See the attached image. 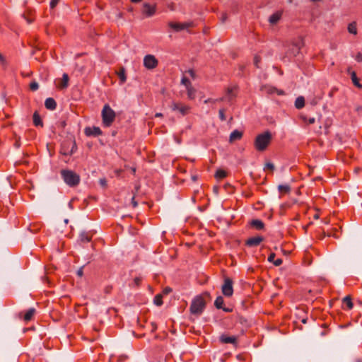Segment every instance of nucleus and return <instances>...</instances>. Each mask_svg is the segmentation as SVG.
<instances>
[{"label": "nucleus", "mask_w": 362, "mask_h": 362, "mask_svg": "<svg viewBox=\"0 0 362 362\" xmlns=\"http://www.w3.org/2000/svg\"><path fill=\"white\" fill-rule=\"evenodd\" d=\"M272 138V134L268 131L258 134L254 143L255 148L259 151H264L270 144Z\"/></svg>", "instance_id": "1"}, {"label": "nucleus", "mask_w": 362, "mask_h": 362, "mask_svg": "<svg viewBox=\"0 0 362 362\" xmlns=\"http://www.w3.org/2000/svg\"><path fill=\"white\" fill-rule=\"evenodd\" d=\"M206 307V300L202 296H196L192 301L190 305V313L192 315H200Z\"/></svg>", "instance_id": "2"}, {"label": "nucleus", "mask_w": 362, "mask_h": 362, "mask_svg": "<svg viewBox=\"0 0 362 362\" xmlns=\"http://www.w3.org/2000/svg\"><path fill=\"white\" fill-rule=\"evenodd\" d=\"M61 175L64 182L70 187L76 186L79 183V175L72 170H62Z\"/></svg>", "instance_id": "3"}, {"label": "nucleus", "mask_w": 362, "mask_h": 362, "mask_svg": "<svg viewBox=\"0 0 362 362\" xmlns=\"http://www.w3.org/2000/svg\"><path fill=\"white\" fill-rule=\"evenodd\" d=\"M304 45L305 43L303 38H299L297 40L293 41L288 47L286 57L296 56L300 53V50Z\"/></svg>", "instance_id": "4"}, {"label": "nucleus", "mask_w": 362, "mask_h": 362, "mask_svg": "<svg viewBox=\"0 0 362 362\" xmlns=\"http://www.w3.org/2000/svg\"><path fill=\"white\" fill-rule=\"evenodd\" d=\"M102 117L105 125L110 126L115 118V112L108 105H105L102 110Z\"/></svg>", "instance_id": "5"}, {"label": "nucleus", "mask_w": 362, "mask_h": 362, "mask_svg": "<svg viewBox=\"0 0 362 362\" xmlns=\"http://www.w3.org/2000/svg\"><path fill=\"white\" fill-rule=\"evenodd\" d=\"M223 294L226 297H230L233 295V281L229 278H225L224 284L221 287Z\"/></svg>", "instance_id": "6"}, {"label": "nucleus", "mask_w": 362, "mask_h": 362, "mask_svg": "<svg viewBox=\"0 0 362 362\" xmlns=\"http://www.w3.org/2000/svg\"><path fill=\"white\" fill-rule=\"evenodd\" d=\"M158 64V62L152 54H148L144 58V66L145 68H155Z\"/></svg>", "instance_id": "7"}, {"label": "nucleus", "mask_w": 362, "mask_h": 362, "mask_svg": "<svg viewBox=\"0 0 362 362\" xmlns=\"http://www.w3.org/2000/svg\"><path fill=\"white\" fill-rule=\"evenodd\" d=\"M69 77L67 74H64L62 78H56L54 83L59 89H64L69 85Z\"/></svg>", "instance_id": "8"}, {"label": "nucleus", "mask_w": 362, "mask_h": 362, "mask_svg": "<svg viewBox=\"0 0 362 362\" xmlns=\"http://www.w3.org/2000/svg\"><path fill=\"white\" fill-rule=\"evenodd\" d=\"M156 5H151L148 3H144L143 4L142 12L146 17L153 16L156 13Z\"/></svg>", "instance_id": "9"}, {"label": "nucleus", "mask_w": 362, "mask_h": 362, "mask_svg": "<svg viewBox=\"0 0 362 362\" xmlns=\"http://www.w3.org/2000/svg\"><path fill=\"white\" fill-rule=\"evenodd\" d=\"M168 25L171 28L174 29L175 31H180V30L187 29V28L191 26V23H178L170 22L168 23Z\"/></svg>", "instance_id": "10"}, {"label": "nucleus", "mask_w": 362, "mask_h": 362, "mask_svg": "<svg viewBox=\"0 0 362 362\" xmlns=\"http://www.w3.org/2000/svg\"><path fill=\"white\" fill-rule=\"evenodd\" d=\"M36 313L37 310L35 307H30L25 310L24 312V324L26 322L31 320L36 314Z\"/></svg>", "instance_id": "11"}, {"label": "nucleus", "mask_w": 362, "mask_h": 362, "mask_svg": "<svg viewBox=\"0 0 362 362\" xmlns=\"http://www.w3.org/2000/svg\"><path fill=\"white\" fill-rule=\"evenodd\" d=\"M84 132L87 136H97L102 134L100 129L98 127H86Z\"/></svg>", "instance_id": "12"}, {"label": "nucleus", "mask_w": 362, "mask_h": 362, "mask_svg": "<svg viewBox=\"0 0 362 362\" xmlns=\"http://www.w3.org/2000/svg\"><path fill=\"white\" fill-rule=\"evenodd\" d=\"M219 341L223 344H235L237 341V337L235 336H226L225 334H222L219 337Z\"/></svg>", "instance_id": "13"}, {"label": "nucleus", "mask_w": 362, "mask_h": 362, "mask_svg": "<svg viewBox=\"0 0 362 362\" xmlns=\"http://www.w3.org/2000/svg\"><path fill=\"white\" fill-rule=\"evenodd\" d=\"M263 240L264 238L261 236L252 237L246 241V245L249 247L257 246L263 241Z\"/></svg>", "instance_id": "14"}, {"label": "nucleus", "mask_w": 362, "mask_h": 362, "mask_svg": "<svg viewBox=\"0 0 362 362\" xmlns=\"http://www.w3.org/2000/svg\"><path fill=\"white\" fill-rule=\"evenodd\" d=\"M282 11H279L271 15L268 19L271 25L276 24L282 16Z\"/></svg>", "instance_id": "15"}, {"label": "nucleus", "mask_w": 362, "mask_h": 362, "mask_svg": "<svg viewBox=\"0 0 362 362\" xmlns=\"http://www.w3.org/2000/svg\"><path fill=\"white\" fill-rule=\"evenodd\" d=\"M242 136L243 132L235 129L230 133L229 136V142L232 144L237 140H240L242 138Z\"/></svg>", "instance_id": "16"}, {"label": "nucleus", "mask_w": 362, "mask_h": 362, "mask_svg": "<svg viewBox=\"0 0 362 362\" xmlns=\"http://www.w3.org/2000/svg\"><path fill=\"white\" fill-rule=\"evenodd\" d=\"M262 90H265L269 94H273L276 93L278 95H284V92L281 90H278L275 87L272 86H264L262 87Z\"/></svg>", "instance_id": "17"}, {"label": "nucleus", "mask_w": 362, "mask_h": 362, "mask_svg": "<svg viewBox=\"0 0 362 362\" xmlns=\"http://www.w3.org/2000/svg\"><path fill=\"white\" fill-rule=\"evenodd\" d=\"M45 105L47 109L54 110L57 107V103L53 98H48L45 100Z\"/></svg>", "instance_id": "18"}, {"label": "nucleus", "mask_w": 362, "mask_h": 362, "mask_svg": "<svg viewBox=\"0 0 362 362\" xmlns=\"http://www.w3.org/2000/svg\"><path fill=\"white\" fill-rule=\"evenodd\" d=\"M251 226L258 230L264 228V223L259 219H254L251 221Z\"/></svg>", "instance_id": "19"}, {"label": "nucleus", "mask_w": 362, "mask_h": 362, "mask_svg": "<svg viewBox=\"0 0 362 362\" xmlns=\"http://www.w3.org/2000/svg\"><path fill=\"white\" fill-rule=\"evenodd\" d=\"M115 74H117L121 83H124L126 81L125 69H118L115 71Z\"/></svg>", "instance_id": "20"}, {"label": "nucleus", "mask_w": 362, "mask_h": 362, "mask_svg": "<svg viewBox=\"0 0 362 362\" xmlns=\"http://www.w3.org/2000/svg\"><path fill=\"white\" fill-rule=\"evenodd\" d=\"M79 239L81 242L88 243L91 240V237L88 235V233L86 232H81L79 235Z\"/></svg>", "instance_id": "21"}, {"label": "nucleus", "mask_w": 362, "mask_h": 362, "mask_svg": "<svg viewBox=\"0 0 362 362\" xmlns=\"http://www.w3.org/2000/svg\"><path fill=\"white\" fill-rule=\"evenodd\" d=\"M304 105H305V99H304V98L302 97V96H300V97L297 98L296 100V102H295V107L297 109H300L303 107H304Z\"/></svg>", "instance_id": "22"}, {"label": "nucleus", "mask_w": 362, "mask_h": 362, "mask_svg": "<svg viewBox=\"0 0 362 362\" xmlns=\"http://www.w3.org/2000/svg\"><path fill=\"white\" fill-rule=\"evenodd\" d=\"M187 96L189 99H194L195 97V89L191 85H187Z\"/></svg>", "instance_id": "23"}, {"label": "nucleus", "mask_w": 362, "mask_h": 362, "mask_svg": "<svg viewBox=\"0 0 362 362\" xmlns=\"http://www.w3.org/2000/svg\"><path fill=\"white\" fill-rule=\"evenodd\" d=\"M351 77L353 83L358 88H362V85L359 83V79L356 76V74L354 71L351 73Z\"/></svg>", "instance_id": "24"}, {"label": "nucleus", "mask_w": 362, "mask_h": 362, "mask_svg": "<svg viewBox=\"0 0 362 362\" xmlns=\"http://www.w3.org/2000/svg\"><path fill=\"white\" fill-rule=\"evenodd\" d=\"M33 123L35 126H42L41 118L37 112L33 115Z\"/></svg>", "instance_id": "25"}, {"label": "nucleus", "mask_w": 362, "mask_h": 362, "mask_svg": "<svg viewBox=\"0 0 362 362\" xmlns=\"http://www.w3.org/2000/svg\"><path fill=\"white\" fill-rule=\"evenodd\" d=\"M223 298L222 296H218L214 302V305L218 309L223 308Z\"/></svg>", "instance_id": "26"}, {"label": "nucleus", "mask_w": 362, "mask_h": 362, "mask_svg": "<svg viewBox=\"0 0 362 362\" xmlns=\"http://www.w3.org/2000/svg\"><path fill=\"white\" fill-rule=\"evenodd\" d=\"M215 177L218 179H222L226 177V172L223 170L218 169L217 170Z\"/></svg>", "instance_id": "27"}, {"label": "nucleus", "mask_w": 362, "mask_h": 362, "mask_svg": "<svg viewBox=\"0 0 362 362\" xmlns=\"http://www.w3.org/2000/svg\"><path fill=\"white\" fill-rule=\"evenodd\" d=\"M278 189L281 192L288 193L291 188L288 185H279L278 186Z\"/></svg>", "instance_id": "28"}, {"label": "nucleus", "mask_w": 362, "mask_h": 362, "mask_svg": "<svg viewBox=\"0 0 362 362\" xmlns=\"http://www.w3.org/2000/svg\"><path fill=\"white\" fill-rule=\"evenodd\" d=\"M343 302L346 304L349 309H351L353 308V303L349 296L344 297L343 298Z\"/></svg>", "instance_id": "29"}, {"label": "nucleus", "mask_w": 362, "mask_h": 362, "mask_svg": "<svg viewBox=\"0 0 362 362\" xmlns=\"http://www.w3.org/2000/svg\"><path fill=\"white\" fill-rule=\"evenodd\" d=\"M162 297H163V295L162 294H158L155 296L154 298V303L158 305V306H160L163 305V300H162Z\"/></svg>", "instance_id": "30"}, {"label": "nucleus", "mask_w": 362, "mask_h": 362, "mask_svg": "<svg viewBox=\"0 0 362 362\" xmlns=\"http://www.w3.org/2000/svg\"><path fill=\"white\" fill-rule=\"evenodd\" d=\"M348 30L350 33L356 35L357 33L356 25L355 23H351L348 26Z\"/></svg>", "instance_id": "31"}, {"label": "nucleus", "mask_w": 362, "mask_h": 362, "mask_svg": "<svg viewBox=\"0 0 362 362\" xmlns=\"http://www.w3.org/2000/svg\"><path fill=\"white\" fill-rule=\"evenodd\" d=\"M189 107L187 105H180V107L179 108V111L180 113L183 115H186L189 110Z\"/></svg>", "instance_id": "32"}, {"label": "nucleus", "mask_w": 362, "mask_h": 362, "mask_svg": "<svg viewBox=\"0 0 362 362\" xmlns=\"http://www.w3.org/2000/svg\"><path fill=\"white\" fill-rule=\"evenodd\" d=\"M39 88V85H38V83L36 82L35 81H33L30 84V88L31 90L33 91H35L38 89Z\"/></svg>", "instance_id": "33"}, {"label": "nucleus", "mask_w": 362, "mask_h": 362, "mask_svg": "<svg viewBox=\"0 0 362 362\" xmlns=\"http://www.w3.org/2000/svg\"><path fill=\"white\" fill-rule=\"evenodd\" d=\"M228 99L230 101L235 95L233 93V88H228L227 90Z\"/></svg>", "instance_id": "34"}, {"label": "nucleus", "mask_w": 362, "mask_h": 362, "mask_svg": "<svg viewBox=\"0 0 362 362\" xmlns=\"http://www.w3.org/2000/svg\"><path fill=\"white\" fill-rule=\"evenodd\" d=\"M218 116L221 120L223 121L226 119L225 109L222 108L219 110Z\"/></svg>", "instance_id": "35"}, {"label": "nucleus", "mask_w": 362, "mask_h": 362, "mask_svg": "<svg viewBox=\"0 0 362 362\" xmlns=\"http://www.w3.org/2000/svg\"><path fill=\"white\" fill-rule=\"evenodd\" d=\"M274 169V165L270 162H268L265 164L264 170H273Z\"/></svg>", "instance_id": "36"}, {"label": "nucleus", "mask_w": 362, "mask_h": 362, "mask_svg": "<svg viewBox=\"0 0 362 362\" xmlns=\"http://www.w3.org/2000/svg\"><path fill=\"white\" fill-rule=\"evenodd\" d=\"M182 84L185 85L187 87V85H191L190 82L187 79V77L183 76L181 81Z\"/></svg>", "instance_id": "37"}, {"label": "nucleus", "mask_w": 362, "mask_h": 362, "mask_svg": "<svg viewBox=\"0 0 362 362\" xmlns=\"http://www.w3.org/2000/svg\"><path fill=\"white\" fill-rule=\"evenodd\" d=\"M99 183L103 187H105L107 186V180L105 178L100 179Z\"/></svg>", "instance_id": "38"}, {"label": "nucleus", "mask_w": 362, "mask_h": 362, "mask_svg": "<svg viewBox=\"0 0 362 362\" xmlns=\"http://www.w3.org/2000/svg\"><path fill=\"white\" fill-rule=\"evenodd\" d=\"M59 0H52L50 1V7L51 8H54L58 4Z\"/></svg>", "instance_id": "39"}, {"label": "nucleus", "mask_w": 362, "mask_h": 362, "mask_svg": "<svg viewBox=\"0 0 362 362\" xmlns=\"http://www.w3.org/2000/svg\"><path fill=\"white\" fill-rule=\"evenodd\" d=\"M275 256H276V255L274 253H271L270 255L268 257V261L269 262H274Z\"/></svg>", "instance_id": "40"}, {"label": "nucleus", "mask_w": 362, "mask_h": 362, "mask_svg": "<svg viewBox=\"0 0 362 362\" xmlns=\"http://www.w3.org/2000/svg\"><path fill=\"white\" fill-rule=\"evenodd\" d=\"M171 291H172V288H170V287H166V288H165L163 289V293L164 295H167V294L170 293Z\"/></svg>", "instance_id": "41"}, {"label": "nucleus", "mask_w": 362, "mask_h": 362, "mask_svg": "<svg viewBox=\"0 0 362 362\" xmlns=\"http://www.w3.org/2000/svg\"><path fill=\"white\" fill-rule=\"evenodd\" d=\"M180 107V105L176 103H173L172 105V109L173 110H179V108Z\"/></svg>", "instance_id": "42"}, {"label": "nucleus", "mask_w": 362, "mask_h": 362, "mask_svg": "<svg viewBox=\"0 0 362 362\" xmlns=\"http://www.w3.org/2000/svg\"><path fill=\"white\" fill-rule=\"evenodd\" d=\"M83 267H84V266H83V267H80V268L78 269V270L77 271V275H78V276H80V277H81V276H83Z\"/></svg>", "instance_id": "43"}, {"label": "nucleus", "mask_w": 362, "mask_h": 362, "mask_svg": "<svg viewBox=\"0 0 362 362\" xmlns=\"http://www.w3.org/2000/svg\"><path fill=\"white\" fill-rule=\"evenodd\" d=\"M282 259H277L274 260L273 262L275 266H280L282 264Z\"/></svg>", "instance_id": "44"}, {"label": "nucleus", "mask_w": 362, "mask_h": 362, "mask_svg": "<svg viewBox=\"0 0 362 362\" xmlns=\"http://www.w3.org/2000/svg\"><path fill=\"white\" fill-rule=\"evenodd\" d=\"M355 59L357 62H362V54L360 52H358L355 57Z\"/></svg>", "instance_id": "45"}, {"label": "nucleus", "mask_w": 362, "mask_h": 362, "mask_svg": "<svg viewBox=\"0 0 362 362\" xmlns=\"http://www.w3.org/2000/svg\"><path fill=\"white\" fill-rule=\"evenodd\" d=\"M187 73L189 74V76L192 78H194L195 77V73H194V69H189Z\"/></svg>", "instance_id": "46"}, {"label": "nucleus", "mask_w": 362, "mask_h": 362, "mask_svg": "<svg viewBox=\"0 0 362 362\" xmlns=\"http://www.w3.org/2000/svg\"><path fill=\"white\" fill-rule=\"evenodd\" d=\"M135 285L139 286L141 282V279L139 277H136L134 280Z\"/></svg>", "instance_id": "47"}, {"label": "nucleus", "mask_w": 362, "mask_h": 362, "mask_svg": "<svg viewBox=\"0 0 362 362\" xmlns=\"http://www.w3.org/2000/svg\"><path fill=\"white\" fill-rule=\"evenodd\" d=\"M76 145L75 143H74L71 150L70 151V154H73L76 151Z\"/></svg>", "instance_id": "48"}, {"label": "nucleus", "mask_w": 362, "mask_h": 362, "mask_svg": "<svg viewBox=\"0 0 362 362\" xmlns=\"http://www.w3.org/2000/svg\"><path fill=\"white\" fill-rule=\"evenodd\" d=\"M226 19H227V15H226V13H223V14H222V16H221V21H222V23H225V22H226Z\"/></svg>", "instance_id": "49"}, {"label": "nucleus", "mask_w": 362, "mask_h": 362, "mask_svg": "<svg viewBox=\"0 0 362 362\" xmlns=\"http://www.w3.org/2000/svg\"><path fill=\"white\" fill-rule=\"evenodd\" d=\"M0 62H1V64L3 66L5 65V59L1 53H0Z\"/></svg>", "instance_id": "50"}, {"label": "nucleus", "mask_w": 362, "mask_h": 362, "mask_svg": "<svg viewBox=\"0 0 362 362\" xmlns=\"http://www.w3.org/2000/svg\"><path fill=\"white\" fill-rule=\"evenodd\" d=\"M259 61V59L258 57H255L254 58V64L255 66H258V62Z\"/></svg>", "instance_id": "51"}, {"label": "nucleus", "mask_w": 362, "mask_h": 362, "mask_svg": "<svg viewBox=\"0 0 362 362\" xmlns=\"http://www.w3.org/2000/svg\"><path fill=\"white\" fill-rule=\"evenodd\" d=\"M24 19H26L27 22L28 23H31L33 22V19L30 18H26L25 14L24 13Z\"/></svg>", "instance_id": "52"}, {"label": "nucleus", "mask_w": 362, "mask_h": 362, "mask_svg": "<svg viewBox=\"0 0 362 362\" xmlns=\"http://www.w3.org/2000/svg\"><path fill=\"white\" fill-rule=\"evenodd\" d=\"M315 118H314V117H310V118H309V119H308V122H309V124H313V123L315 122Z\"/></svg>", "instance_id": "53"}, {"label": "nucleus", "mask_w": 362, "mask_h": 362, "mask_svg": "<svg viewBox=\"0 0 362 362\" xmlns=\"http://www.w3.org/2000/svg\"><path fill=\"white\" fill-rule=\"evenodd\" d=\"M132 204L134 207L137 206L138 204L137 202L134 200V197L132 198Z\"/></svg>", "instance_id": "54"}, {"label": "nucleus", "mask_w": 362, "mask_h": 362, "mask_svg": "<svg viewBox=\"0 0 362 362\" xmlns=\"http://www.w3.org/2000/svg\"><path fill=\"white\" fill-rule=\"evenodd\" d=\"M197 179H198V176L197 175H194L192 176V180L193 181H196Z\"/></svg>", "instance_id": "55"}, {"label": "nucleus", "mask_w": 362, "mask_h": 362, "mask_svg": "<svg viewBox=\"0 0 362 362\" xmlns=\"http://www.w3.org/2000/svg\"><path fill=\"white\" fill-rule=\"evenodd\" d=\"M169 8L172 11H174L175 10V6H174V4H171L169 5Z\"/></svg>", "instance_id": "56"}, {"label": "nucleus", "mask_w": 362, "mask_h": 362, "mask_svg": "<svg viewBox=\"0 0 362 362\" xmlns=\"http://www.w3.org/2000/svg\"><path fill=\"white\" fill-rule=\"evenodd\" d=\"M225 312H230L231 311V309H229V308H222Z\"/></svg>", "instance_id": "57"}, {"label": "nucleus", "mask_w": 362, "mask_h": 362, "mask_svg": "<svg viewBox=\"0 0 362 362\" xmlns=\"http://www.w3.org/2000/svg\"><path fill=\"white\" fill-rule=\"evenodd\" d=\"M117 18H122V13H120V12L117 13Z\"/></svg>", "instance_id": "58"}, {"label": "nucleus", "mask_w": 362, "mask_h": 362, "mask_svg": "<svg viewBox=\"0 0 362 362\" xmlns=\"http://www.w3.org/2000/svg\"><path fill=\"white\" fill-rule=\"evenodd\" d=\"M34 329V327H31L28 328V329L24 328L23 332H26L27 330H28V329Z\"/></svg>", "instance_id": "59"}, {"label": "nucleus", "mask_w": 362, "mask_h": 362, "mask_svg": "<svg viewBox=\"0 0 362 362\" xmlns=\"http://www.w3.org/2000/svg\"><path fill=\"white\" fill-rule=\"evenodd\" d=\"M141 1H142V0H131V1H132V3H139V2Z\"/></svg>", "instance_id": "60"}, {"label": "nucleus", "mask_w": 362, "mask_h": 362, "mask_svg": "<svg viewBox=\"0 0 362 362\" xmlns=\"http://www.w3.org/2000/svg\"><path fill=\"white\" fill-rule=\"evenodd\" d=\"M307 320L308 319L307 318H303L301 321L303 324H305L307 322Z\"/></svg>", "instance_id": "61"}, {"label": "nucleus", "mask_w": 362, "mask_h": 362, "mask_svg": "<svg viewBox=\"0 0 362 362\" xmlns=\"http://www.w3.org/2000/svg\"><path fill=\"white\" fill-rule=\"evenodd\" d=\"M16 146L17 148H19L21 146L20 142L19 141H16Z\"/></svg>", "instance_id": "62"}, {"label": "nucleus", "mask_w": 362, "mask_h": 362, "mask_svg": "<svg viewBox=\"0 0 362 362\" xmlns=\"http://www.w3.org/2000/svg\"><path fill=\"white\" fill-rule=\"evenodd\" d=\"M162 116H163V115L161 113H156V117H160Z\"/></svg>", "instance_id": "63"}, {"label": "nucleus", "mask_w": 362, "mask_h": 362, "mask_svg": "<svg viewBox=\"0 0 362 362\" xmlns=\"http://www.w3.org/2000/svg\"><path fill=\"white\" fill-rule=\"evenodd\" d=\"M218 187H214V192H215V193H216V194L218 193Z\"/></svg>", "instance_id": "64"}]
</instances>
